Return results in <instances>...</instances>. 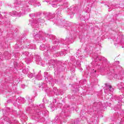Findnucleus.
I'll list each match as a JSON object with an SVG mask.
<instances>
[{
	"mask_svg": "<svg viewBox=\"0 0 124 124\" xmlns=\"http://www.w3.org/2000/svg\"><path fill=\"white\" fill-rule=\"evenodd\" d=\"M105 93H110V94H112V93L114 92V89L112 87L111 85H107L105 88Z\"/></svg>",
	"mask_w": 124,
	"mask_h": 124,
	"instance_id": "f257e3e1",
	"label": "nucleus"
},
{
	"mask_svg": "<svg viewBox=\"0 0 124 124\" xmlns=\"http://www.w3.org/2000/svg\"><path fill=\"white\" fill-rule=\"evenodd\" d=\"M10 15L11 16H15L16 15V16H18V17H21L22 16V13L20 12L19 14L18 12L16 11H14V12H11Z\"/></svg>",
	"mask_w": 124,
	"mask_h": 124,
	"instance_id": "f03ea898",
	"label": "nucleus"
},
{
	"mask_svg": "<svg viewBox=\"0 0 124 124\" xmlns=\"http://www.w3.org/2000/svg\"><path fill=\"white\" fill-rule=\"evenodd\" d=\"M33 36H38V35H39V34H38V32L37 31V30L33 31Z\"/></svg>",
	"mask_w": 124,
	"mask_h": 124,
	"instance_id": "7ed1b4c3",
	"label": "nucleus"
},
{
	"mask_svg": "<svg viewBox=\"0 0 124 124\" xmlns=\"http://www.w3.org/2000/svg\"><path fill=\"white\" fill-rule=\"evenodd\" d=\"M123 77H121V75H116L114 76V78H117V79H122Z\"/></svg>",
	"mask_w": 124,
	"mask_h": 124,
	"instance_id": "20e7f679",
	"label": "nucleus"
},
{
	"mask_svg": "<svg viewBox=\"0 0 124 124\" xmlns=\"http://www.w3.org/2000/svg\"><path fill=\"white\" fill-rule=\"evenodd\" d=\"M36 79H38V80H41V75H38L36 77Z\"/></svg>",
	"mask_w": 124,
	"mask_h": 124,
	"instance_id": "39448f33",
	"label": "nucleus"
},
{
	"mask_svg": "<svg viewBox=\"0 0 124 124\" xmlns=\"http://www.w3.org/2000/svg\"><path fill=\"white\" fill-rule=\"evenodd\" d=\"M28 76L29 78H32V77H33V74L30 73L28 75Z\"/></svg>",
	"mask_w": 124,
	"mask_h": 124,
	"instance_id": "423d86ee",
	"label": "nucleus"
},
{
	"mask_svg": "<svg viewBox=\"0 0 124 124\" xmlns=\"http://www.w3.org/2000/svg\"><path fill=\"white\" fill-rule=\"evenodd\" d=\"M37 22L38 23H44V20L41 19H38Z\"/></svg>",
	"mask_w": 124,
	"mask_h": 124,
	"instance_id": "0eeeda50",
	"label": "nucleus"
},
{
	"mask_svg": "<svg viewBox=\"0 0 124 124\" xmlns=\"http://www.w3.org/2000/svg\"><path fill=\"white\" fill-rule=\"evenodd\" d=\"M42 47H45V45H41V46H40V50H42V51H43V50H44V49L42 48Z\"/></svg>",
	"mask_w": 124,
	"mask_h": 124,
	"instance_id": "6e6552de",
	"label": "nucleus"
},
{
	"mask_svg": "<svg viewBox=\"0 0 124 124\" xmlns=\"http://www.w3.org/2000/svg\"><path fill=\"white\" fill-rule=\"evenodd\" d=\"M120 85H121V87H119L120 89H123L124 88V83H121Z\"/></svg>",
	"mask_w": 124,
	"mask_h": 124,
	"instance_id": "1a4fd4ad",
	"label": "nucleus"
},
{
	"mask_svg": "<svg viewBox=\"0 0 124 124\" xmlns=\"http://www.w3.org/2000/svg\"><path fill=\"white\" fill-rule=\"evenodd\" d=\"M80 53H81V52H80V51H78L77 52V56H79Z\"/></svg>",
	"mask_w": 124,
	"mask_h": 124,
	"instance_id": "9d476101",
	"label": "nucleus"
},
{
	"mask_svg": "<svg viewBox=\"0 0 124 124\" xmlns=\"http://www.w3.org/2000/svg\"><path fill=\"white\" fill-rule=\"evenodd\" d=\"M51 110L53 112V111H54V110H55V108L54 107L51 108Z\"/></svg>",
	"mask_w": 124,
	"mask_h": 124,
	"instance_id": "9b49d317",
	"label": "nucleus"
},
{
	"mask_svg": "<svg viewBox=\"0 0 124 124\" xmlns=\"http://www.w3.org/2000/svg\"><path fill=\"white\" fill-rule=\"evenodd\" d=\"M30 17H34V15L33 14H32L31 15H30Z\"/></svg>",
	"mask_w": 124,
	"mask_h": 124,
	"instance_id": "f8f14e48",
	"label": "nucleus"
},
{
	"mask_svg": "<svg viewBox=\"0 0 124 124\" xmlns=\"http://www.w3.org/2000/svg\"><path fill=\"white\" fill-rule=\"evenodd\" d=\"M53 7H56L57 5L56 4H53L52 5Z\"/></svg>",
	"mask_w": 124,
	"mask_h": 124,
	"instance_id": "ddd939ff",
	"label": "nucleus"
},
{
	"mask_svg": "<svg viewBox=\"0 0 124 124\" xmlns=\"http://www.w3.org/2000/svg\"><path fill=\"white\" fill-rule=\"evenodd\" d=\"M21 86H22V88H25V85L22 84Z\"/></svg>",
	"mask_w": 124,
	"mask_h": 124,
	"instance_id": "4468645a",
	"label": "nucleus"
},
{
	"mask_svg": "<svg viewBox=\"0 0 124 124\" xmlns=\"http://www.w3.org/2000/svg\"><path fill=\"white\" fill-rule=\"evenodd\" d=\"M81 56H78V58H79V59H80V58H81Z\"/></svg>",
	"mask_w": 124,
	"mask_h": 124,
	"instance_id": "2eb2a0df",
	"label": "nucleus"
},
{
	"mask_svg": "<svg viewBox=\"0 0 124 124\" xmlns=\"http://www.w3.org/2000/svg\"><path fill=\"white\" fill-rule=\"evenodd\" d=\"M22 99H23V100H24V99H25L23 98Z\"/></svg>",
	"mask_w": 124,
	"mask_h": 124,
	"instance_id": "dca6fc26",
	"label": "nucleus"
}]
</instances>
